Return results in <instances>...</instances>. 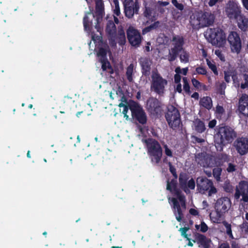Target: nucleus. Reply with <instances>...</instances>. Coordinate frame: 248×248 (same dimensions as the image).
<instances>
[{"label": "nucleus", "mask_w": 248, "mask_h": 248, "mask_svg": "<svg viewBox=\"0 0 248 248\" xmlns=\"http://www.w3.org/2000/svg\"><path fill=\"white\" fill-rule=\"evenodd\" d=\"M237 136L234 129L223 124L216 126L214 135V142L217 151L221 152L224 147L231 143Z\"/></svg>", "instance_id": "1"}, {"label": "nucleus", "mask_w": 248, "mask_h": 248, "mask_svg": "<svg viewBox=\"0 0 248 248\" xmlns=\"http://www.w3.org/2000/svg\"><path fill=\"white\" fill-rule=\"evenodd\" d=\"M147 154L152 163L158 164L162 156V148L160 144L155 139L149 138L144 140Z\"/></svg>", "instance_id": "2"}, {"label": "nucleus", "mask_w": 248, "mask_h": 248, "mask_svg": "<svg viewBox=\"0 0 248 248\" xmlns=\"http://www.w3.org/2000/svg\"><path fill=\"white\" fill-rule=\"evenodd\" d=\"M196 182L197 189L202 194L207 193L208 196H212L217 192V189L214 186L213 181L206 177H198Z\"/></svg>", "instance_id": "3"}, {"label": "nucleus", "mask_w": 248, "mask_h": 248, "mask_svg": "<svg viewBox=\"0 0 248 248\" xmlns=\"http://www.w3.org/2000/svg\"><path fill=\"white\" fill-rule=\"evenodd\" d=\"M151 77V89L159 95L163 94L168 83L167 80L163 78L157 72H153Z\"/></svg>", "instance_id": "4"}, {"label": "nucleus", "mask_w": 248, "mask_h": 248, "mask_svg": "<svg viewBox=\"0 0 248 248\" xmlns=\"http://www.w3.org/2000/svg\"><path fill=\"white\" fill-rule=\"evenodd\" d=\"M146 109L151 115L159 117L163 111V104L156 98L149 97L146 103Z\"/></svg>", "instance_id": "5"}, {"label": "nucleus", "mask_w": 248, "mask_h": 248, "mask_svg": "<svg viewBox=\"0 0 248 248\" xmlns=\"http://www.w3.org/2000/svg\"><path fill=\"white\" fill-rule=\"evenodd\" d=\"M196 24L200 27H206L212 25L215 21V15L210 11H200L195 14Z\"/></svg>", "instance_id": "6"}, {"label": "nucleus", "mask_w": 248, "mask_h": 248, "mask_svg": "<svg viewBox=\"0 0 248 248\" xmlns=\"http://www.w3.org/2000/svg\"><path fill=\"white\" fill-rule=\"evenodd\" d=\"M232 202L228 197H222L217 200L215 203V210L217 219L224 217L231 206Z\"/></svg>", "instance_id": "7"}, {"label": "nucleus", "mask_w": 248, "mask_h": 248, "mask_svg": "<svg viewBox=\"0 0 248 248\" xmlns=\"http://www.w3.org/2000/svg\"><path fill=\"white\" fill-rule=\"evenodd\" d=\"M129 107L133 119L141 124H146L147 116L143 108L135 102L129 105Z\"/></svg>", "instance_id": "8"}, {"label": "nucleus", "mask_w": 248, "mask_h": 248, "mask_svg": "<svg viewBox=\"0 0 248 248\" xmlns=\"http://www.w3.org/2000/svg\"><path fill=\"white\" fill-rule=\"evenodd\" d=\"M227 41L230 45L231 52L239 54L242 49V41L239 34L234 31H232L229 34Z\"/></svg>", "instance_id": "9"}, {"label": "nucleus", "mask_w": 248, "mask_h": 248, "mask_svg": "<svg viewBox=\"0 0 248 248\" xmlns=\"http://www.w3.org/2000/svg\"><path fill=\"white\" fill-rule=\"evenodd\" d=\"M125 16L128 18H132L134 15H138L140 8L138 0H125L124 3Z\"/></svg>", "instance_id": "10"}, {"label": "nucleus", "mask_w": 248, "mask_h": 248, "mask_svg": "<svg viewBox=\"0 0 248 248\" xmlns=\"http://www.w3.org/2000/svg\"><path fill=\"white\" fill-rule=\"evenodd\" d=\"M126 35L128 42L131 46L135 48L140 46L142 37L137 29L130 26L126 30Z\"/></svg>", "instance_id": "11"}, {"label": "nucleus", "mask_w": 248, "mask_h": 248, "mask_svg": "<svg viewBox=\"0 0 248 248\" xmlns=\"http://www.w3.org/2000/svg\"><path fill=\"white\" fill-rule=\"evenodd\" d=\"M209 37L219 46L226 43V36L223 30L219 28L210 29Z\"/></svg>", "instance_id": "12"}, {"label": "nucleus", "mask_w": 248, "mask_h": 248, "mask_svg": "<svg viewBox=\"0 0 248 248\" xmlns=\"http://www.w3.org/2000/svg\"><path fill=\"white\" fill-rule=\"evenodd\" d=\"M225 12L230 19H238L241 15V7L233 1H230L226 7Z\"/></svg>", "instance_id": "13"}, {"label": "nucleus", "mask_w": 248, "mask_h": 248, "mask_svg": "<svg viewBox=\"0 0 248 248\" xmlns=\"http://www.w3.org/2000/svg\"><path fill=\"white\" fill-rule=\"evenodd\" d=\"M237 153L241 155H246L248 153V138L239 137L234 143Z\"/></svg>", "instance_id": "14"}, {"label": "nucleus", "mask_w": 248, "mask_h": 248, "mask_svg": "<svg viewBox=\"0 0 248 248\" xmlns=\"http://www.w3.org/2000/svg\"><path fill=\"white\" fill-rule=\"evenodd\" d=\"M143 76L148 77L151 73L152 61L147 57H141L139 59Z\"/></svg>", "instance_id": "15"}, {"label": "nucleus", "mask_w": 248, "mask_h": 248, "mask_svg": "<svg viewBox=\"0 0 248 248\" xmlns=\"http://www.w3.org/2000/svg\"><path fill=\"white\" fill-rule=\"evenodd\" d=\"M169 200H170L172 202V208L173 209V213L175 216L176 220L178 222H181L182 218L184 217L181 204L180 202L175 198L172 197L171 199L170 198Z\"/></svg>", "instance_id": "16"}, {"label": "nucleus", "mask_w": 248, "mask_h": 248, "mask_svg": "<svg viewBox=\"0 0 248 248\" xmlns=\"http://www.w3.org/2000/svg\"><path fill=\"white\" fill-rule=\"evenodd\" d=\"M104 14V5L103 1L102 0H96L95 1V11L94 14L93 15V17H96V25L100 23Z\"/></svg>", "instance_id": "17"}, {"label": "nucleus", "mask_w": 248, "mask_h": 248, "mask_svg": "<svg viewBox=\"0 0 248 248\" xmlns=\"http://www.w3.org/2000/svg\"><path fill=\"white\" fill-rule=\"evenodd\" d=\"M237 188L241 192L242 201L245 202H248V182L244 180L240 181Z\"/></svg>", "instance_id": "18"}, {"label": "nucleus", "mask_w": 248, "mask_h": 248, "mask_svg": "<svg viewBox=\"0 0 248 248\" xmlns=\"http://www.w3.org/2000/svg\"><path fill=\"white\" fill-rule=\"evenodd\" d=\"M195 238L200 246L203 248H209L211 240L204 235L197 232L195 234Z\"/></svg>", "instance_id": "19"}, {"label": "nucleus", "mask_w": 248, "mask_h": 248, "mask_svg": "<svg viewBox=\"0 0 248 248\" xmlns=\"http://www.w3.org/2000/svg\"><path fill=\"white\" fill-rule=\"evenodd\" d=\"M238 109L245 116H248V96H242L240 99Z\"/></svg>", "instance_id": "20"}, {"label": "nucleus", "mask_w": 248, "mask_h": 248, "mask_svg": "<svg viewBox=\"0 0 248 248\" xmlns=\"http://www.w3.org/2000/svg\"><path fill=\"white\" fill-rule=\"evenodd\" d=\"M169 127L173 130H177L183 125L180 117L166 119Z\"/></svg>", "instance_id": "21"}, {"label": "nucleus", "mask_w": 248, "mask_h": 248, "mask_svg": "<svg viewBox=\"0 0 248 248\" xmlns=\"http://www.w3.org/2000/svg\"><path fill=\"white\" fill-rule=\"evenodd\" d=\"M171 193L176 196L177 200L180 202L183 208L185 209L186 208V197L184 194L182 193V191L177 187L172 190L170 191Z\"/></svg>", "instance_id": "22"}, {"label": "nucleus", "mask_w": 248, "mask_h": 248, "mask_svg": "<svg viewBox=\"0 0 248 248\" xmlns=\"http://www.w3.org/2000/svg\"><path fill=\"white\" fill-rule=\"evenodd\" d=\"M181 115L178 108L173 105H170L168 107L167 112L166 113L165 117L166 119L180 117Z\"/></svg>", "instance_id": "23"}, {"label": "nucleus", "mask_w": 248, "mask_h": 248, "mask_svg": "<svg viewBox=\"0 0 248 248\" xmlns=\"http://www.w3.org/2000/svg\"><path fill=\"white\" fill-rule=\"evenodd\" d=\"M237 25L238 28L243 31H246L248 30V18L245 16L241 15L238 19Z\"/></svg>", "instance_id": "24"}, {"label": "nucleus", "mask_w": 248, "mask_h": 248, "mask_svg": "<svg viewBox=\"0 0 248 248\" xmlns=\"http://www.w3.org/2000/svg\"><path fill=\"white\" fill-rule=\"evenodd\" d=\"M172 41L174 47L183 50V46L185 44L184 38L180 35H174L172 37Z\"/></svg>", "instance_id": "25"}, {"label": "nucleus", "mask_w": 248, "mask_h": 248, "mask_svg": "<svg viewBox=\"0 0 248 248\" xmlns=\"http://www.w3.org/2000/svg\"><path fill=\"white\" fill-rule=\"evenodd\" d=\"M116 39L120 46H123L126 43V37L124 30L123 29H119L116 32Z\"/></svg>", "instance_id": "26"}, {"label": "nucleus", "mask_w": 248, "mask_h": 248, "mask_svg": "<svg viewBox=\"0 0 248 248\" xmlns=\"http://www.w3.org/2000/svg\"><path fill=\"white\" fill-rule=\"evenodd\" d=\"M106 31L108 36L116 35V27L112 21L108 22Z\"/></svg>", "instance_id": "27"}, {"label": "nucleus", "mask_w": 248, "mask_h": 248, "mask_svg": "<svg viewBox=\"0 0 248 248\" xmlns=\"http://www.w3.org/2000/svg\"><path fill=\"white\" fill-rule=\"evenodd\" d=\"M183 50L180 48L173 46L172 47L169 52L168 56V60L170 62H173L176 60L178 55L181 51Z\"/></svg>", "instance_id": "28"}, {"label": "nucleus", "mask_w": 248, "mask_h": 248, "mask_svg": "<svg viewBox=\"0 0 248 248\" xmlns=\"http://www.w3.org/2000/svg\"><path fill=\"white\" fill-rule=\"evenodd\" d=\"M200 105L209 110L212 107V100L210 97L205 96L202 98L200 101Z\"/></svg>", "instance_id": "29"}, {"label": "nucleus", "mask_w": 248, "mask_h": 248, "mask_svg": "<svg viewBox=\"0 0 248 248\" xmlns=\"http://www.w3.org/2000/svg\"><path fill=\"white\" fill-rule=\"evenodd\" d=\"M194 126L195 130L199 133H203L206 129L204 122L199 119L194 122Z\"/></svg>", "instance_id": "30"}, {"label": "nucleus", "mask_w": 248, "mask_h": 248, "mask_svg": "<svg viewBox=\"0 0 248 248\" xmlns=\"http://www.w3.org/2000/svg\"><path fill=\"white\" fill-rule=\"evenodd\" d=\"M191 82L193 86L198 91H205L207 90V86L205 84L201 83L194 78H191Z\"/></svg>", "instance_id": "31"}, {"label": "nucleus", "mask_w": 248, "mask_h": 248, "mask_svg": "<svg viewBox=\"0 0 248 248\" xmlns=\"http://www.w3.org/2000/svg\"><path fill=\"white\" fill-rule=\"evenodd\" d=\"M188 179V175L184 172H181L179 174V182L180 187L182 188H186V184Z\"/></svg>", "instance_id": "32"}, {"label": "nucleus", "mask_w": 248, "mask_h": 248, "mask_svg": "<svg viewBox=\"0 0 248 248\" xmlns=\"http://www.w3.org/2000/svg\"><path fill=\"white\" fill-rule=\"evenodd\" d=\"M216 159L222 163L228 162L230 161V156L224 153H219L217 155Z\"/></svg>", "instance_id": "33"}, {"label": "nucleus", "mask_w": 248, "mask_h": 248, "mask_svg": "<svg viewBox=\"0 0 248 248\" xmlns=\"http://www.w3.org/2000/svg\"><path fill=\"white\" fill-rule=\"evenodd\" d=\"M177 179L175 178H173L170 181L169 179L167 181V190L171 191L172 189L177 187Z\"/></svg>", "instance_id": "34"}, {"label": "nucleus", "mask_w": 248, "mask_h": 248, "mask_svg": "<svg viewBox=\"0 0 248 248\" xmlns=\"http://www.w3.org/2000/svg\"><path fill=\"white\" fill-rule=\"evenodd\" d=\"M90 13H88L84 16L83 18V26L85 30L90 31L91 30V27L92 25V21H90L88 15H91Z\"/></svg>", "instance_id": "35"}, {"label": "nucleus", "mask_w": 248, "mask_h": 248, "mask_svg": "<svg viewBox=\"0 0 248 248\" xmlns=\"http://www.w3.org/2000/svg\"><path fill=\"white\" fill-rule=\"evenodd\" d=\"M134 70V65L133 64H130L126 68V76L127 79L129 82H132L133 81V73Z\"/></svg>", "instance_id": "36"}, {"label": "nucleus", "mask_w": 248, "mask_h": 248, "mask_svg": "<svg viewBox=\"0 0 248 248\" xmlns=\"http://www.w3.org/2000/svg\"><path fill=\"white\" fill-rule=\"evenodd\" d=\"M215 113L217 119H221L222 116L225 115V111L222 106L218 105L216 107Z\"/></svg>", "instance_id": "37"}, {"label": "nucleus", "mask_w": 248, "mask_h": 248, "mask_svg": "<svg viewBox=\"0 0 248 248\" xmlns=\"http://www.w3.org/2000/svg\"><path fill=\"white\" fill-rule=\"evenodd\" d=\"M159 24V21H156L154 23L152 24L149 26L146 27L142 30V34H145L146 33L150 32L152 30L156 29L158 28Z\"/></svg>", "instance_id": "38"}, {"label": "nucleus", "mask_w": 248, "mask_h": 248, "mask_svg": "<svg viewBox=\"0 0 248 248\" xmlns=\"http://www.w3.org/2000/svg\"><path fill=\"white\" fill-rule=\"evenodd\" d=\"M183 82L184 91L187 94L190 95L191 92L190 91V87L187 78L186 77H183Z\"/></svg>", "instance_id": "39"}, {"label": "nucleus", "mask_w": 248, "mask_h": 248, "mask_svg": "<svg viewBox=\"0 0 248 248\" xmlns=\"http://www.w3.org/2000/svg\"><path fill=\"white\" fill-rule=\"evenodd\" d=\"M206 61L208 66L213 71L214 74L216 76L218 75V72L215 62L214 61H210L208 59H206Z\"/></svg>", "instance_id": "40"}, {"label": "nucleus", "mask_w": 248, "mask_h": 248, "mask_svg": "<svg viewBox=\"0 0 248 248\" xmlns=\"http://www.w3.org/2000/svg\"><path fill=\"white\" fill-rule=\"evenodd\" d=\"M222 224L226 228V233L231 239H233V236L232 233L231 225L226 221H223Z\"/></svg>", "instance_id": "41"}, {"label": "nucleus", "mask_w": 248, "mask_h": 248, "mask_svg": "<svg viewBox=\"0 0 248 248\" xmlns=\"http://www.w3.org/2000/svg\"><path fill=\"white\" fill-rule=\"evenodd\" d=\"M226 88V84L223 81L221 83H219L217 85V92L220 95H223L225 94V90Z\"/></svg>", "instance_id": "42"}, {"label": "nucleus", "mask_w": 248, "mask_h": 248, "mask_svg": "<svg viewBox=\"0 0 248 248\" xmlns=\"http://www.w3.org/2000/svg\"><path fill=\"white\" fill-rule=\"evenodd\" d=\"M99 61L102 63L103 71H106L107 69L111 68V64L107 59H100Z\"/></svg>", "instance_id": "43"}, {"label": "nucleus", "mask_w": 248, "mask_h": 248, "mask_svg": "<svg viewBox=\"0 0 248 248\" xmlns=\"http://www.w3.org/2000/svg\"><path fill=\"white\" fill-rule=\"evenodd\" d=\"M194 74L205 75L208 77L206 69L203 66H199L196 67Z\"/></svg>", "instance_id": "44"}, {"label": "nucleus", "mask_w": 248, "mask_h": 248, "mask_svg": "<svg viewBox=\"0 0 248 248\" xmlns=\"http://www.w3.org/2000/svg\"><path fill=\"white\" fill-rule=\"evenodd\" d=\"M176 74L174 76V80L175 83H181V76L180 74L181 73V69L180 67H177L175 69Z\"/></svg>", "instance_id": "45"}, {"label": "nucleus", "mask_w": 248, "mask_h": 248, "mask_svg": "<svg viewBox=\"0 0 248 248\" xmlns=\"http://www.w3.org/2000/svg\"><path fill=\"white\" fill-rule=\"evenodd\" d=\"M222 172V169L220 167H216L213 170V175L217 181H219L220 179V175Z\"/></svg>", "instance_id": "46"}, {"label": "nucleus", "mask_w": 248, "mask_h": 248, "mask_svg": "<svg viewBox=\"0 0 248 248\" xmlns=\"http://www.w3.org/2000/svg\"><path fill=\"white\" fill-rule=\"evenodd\" d=\"M75 101L72 97L65 96L63 99V104L64 107L69 108L74 103Z\"/></svg>", "instance_id": "47"}, {"label": "nucleus", "mask_w": 248, "mask_h": 248, "mask_svg": "<svg viewBox=\"0 0 248 248\" xmlns=\"http://www.w3.org/2000/svg\"><path fill=\"white\" fill-rule=\"evenodd\" d=\"M181 62L184 63H187L189 62V55L188 53L186 51L183 50L179 56Z\"/></svg>", "instance_id": "48"}, {"label": "nucleus", "mask_w": 248, "mask_h": 248, "mask_svg": "<svg viewBox=\"0 0 248 248\" xmlns=\"http://www.w3.org/2000/svg\"><path fill=\"white\" fill-rule=\"evenodd\" d=\"M224 190L228 193H232L233 190V187L230 182L226 181L223 186Z\"/></svg>", "instance_id": "49"}, {"label": "nucleus", "mask_w": 248, "mask_h": 248, "mask_svg": "<svg viewBox=\"0 0 248 248\" xmlns=\"http://www.w3.org/2000/svg\"><path fill=\"white\" fill-rule=\"evenodd\" d=\"M232 78L233 81V84L236 88H239L240 86V80L238 78V75L236 73H233L232 76Z\"/></svg>", "instance_id": "50"}, {"label": "nucleus", "mask_w": 248, "mask_h": 248, "mask_svg": "<svg viewBox=\"0 0 248 248\" xmlns=\"http://www.w3.org/2000/svg\"><path fill=\"white\" fill-rule=\"evenodd\" d=\"M152 10L150 7L147 6V4H145V9L143 11V16L147 18H149L152 15Z\"/></svg>", "instance_id": "51"}, {"label": "nucleus", "mask_w": 248, "mask_h": 248, "mask_svg": "<svg viewBox=\"0 0 248 248\" xmlns=\"http://www.w3.org/2000/svg\"><path fill=\"white\" fill-rule=\"evenodd\" d=\"M107 52L106 49L103 47H100L97 52L98 56L100 57V59H107Z\"/></svg>", "instance_id": "52"}, {"label": "nucleus", "mask_w": 248, "mask_h": 248, "mask_svg": "<svg viewBox=\"0 0 248 248\" xmlns=\"http://www.w3.org/2000/svg\"><path fill=\"white\" fill-rule=\"evenodd\" d=\"M168 166L169 167L170 171L171 172L174 178L175 179H177L178 175L176 173V170L174 166H173L172 163L170 162H169L168 163Z\"/></svg>", "instance_id": "53"}, {"label": "nucleus", "mask_w": 248, "mask_h": 248, "mask_svg": "<svg viewBox=\"0 0 248 248\" xmlns=\"http://www.w3.org/2000/svg\"><path fill=\"white\" fill-rule=\"evenodd\" d=\"M116 35L108 36L109 44L111 47L116 46L117 42L116 41Z\"/></svg>", "instance_id": "54"}, {"label": "nucleus", "mask_w": 248, "mask_h": 248, "mask_svg": "<svg viewBox=\"0 0 248 248\" xmlns=\"http://www.w3.org/2000/svg\"><path fill=\"white\" fill-rule=\"evenodd\" d=\"M114 3L115 4V9H114L113 13L117 16H119L121 13L118 0H114Z\"/></svg>", "instance_id": "55"}, {"label": "nucleus", "mask_w": 248, "mask_h": 248, "mask_svg": "<svg viewBox=\"0 0 248 248\" xmlns=\"http://www.w3.org/2000/svg\"><path fill=\"white\" fill-rule=\"evenodd\" d=\"M189 230L188 227H185L181 228L180 231L181 232V235L184 238H186V240L189 241V238L188 237V234L186 233V232Z\"/></svg>", "instance_id": "56"}, {"label": "nucleus", "mask_w": 248, "mask_h": 248, "mask_svg": "<svg viewBox=\"0 0 248 248\" xmlns=\"http://www.w3.org/2000/svg\"><path fill=\"white\" fill-rule=\"evenodd\" d=\"M171 3L178 10L180 11L184 10V6L183 4L178 3L177 0H171Z\"/></svg>", "instance_id": "57"}, {"label": "nucleus", "mask_w": 248, "mask_h": 248, "mask_svg": "<svg viewBox=\"0 0 248 248\" xmlns=\"http://www.w3.org/2000/svg\"><path fill=\"white\" fill-rule=\"evenodd\" d=\"M233 72L231 71H225L224 72V79L227 83H230L231 81V77L232 75Z\"/></svg>", "instance_id": "58"}, {"label": "nucleus", "mask_w": 248, "mask_h": 248, "mask_svg": "<svg viewBox=\"0 0 248 248\" xmlns=\"http://www.w3.org/2000/svg\"><path fill=\"white\" fill-rule=\"evenodd\" d=\"M164 148V151H165V155L167 156H169V157H172L173 156V154H172V152L171 151V149H170L168 145L167 144H165L163 146Z\"/></svg>", "instance_id": "59"}, {"label": "nucleus", "mask_w": 248, "mask_h": 248, "mask_svg": "<svg viewBox=\"0 0 248 248\" xmlns=\"http://www.w3.org/2000/svg\"><path fill=\"white\" fill-rule=\"evenodd\" d=\"M186 187L190 189H194L195 187V182L193 178L190 179L186 184Z\"/></svg>", "instance_id": "60"}, {"label": "nucleus", "mask_w": 248, "mask_h": 248, "mask_svg": "<svg viewBox=\"0 0 248 248\" xmlns=\"http://www.w3.org/2000/svg\"><path fill=\"white\" fill-rule=\"evenodd\" d=\"M236 165H235L231 163H229L228 164V166L226 170L228 172H234L236 170Z\"/></svg>", "instance_id": "61"}, {"label": "nucleus", "mask_w": 248, "mask_h": 248, "mask_svg": "<svg viewBox=\"0 0 248 248\" xmlns=\"http://www.w3.org/2000/svg\"><path fill=\"white\" fill-rule=\"evenodd\" d=\"M215 53L221 61L224 62L225 61V57L221 50H216Z\"/></svg>", "instance_id": "62"}, {"label": "nucleus", "mask_w": 248, "mask_h": 248, "mask_svg": "<svg viewBox=\"0 0 248 248\" xmlns=\"http://www.w3.org/2000/svg\"><path fill=\"white\" fill-rule=\"evenodd\" d=\"M208 229V226L204 221H202L200 226V231L202 232H205Z\"/></svg>", "instance_id": "63"}, {"label": "nucleus", "mask_w": 248, "mask_h": 248, "mask_svg": "<svg viewBox=\"0 0 248 248\" xmlns=\"http://www.w3.org/2000/svg\"><path fill=\"white\" fill-rule=\"evenodd\" d=\"M240 228L242 231H244L246 233H248V222L245 221L240 225Z\"/></svg>", "instance_id": "64"}]
</instances>
